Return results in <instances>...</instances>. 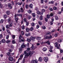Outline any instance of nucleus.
<instances>
[{"label":"nucleus","mask_w":63,"mask_h":63,"mask_svg":"<svg viewBox=\"0 0 63 63\" xmlns=\"http://www.w3.org/2000/svg\"><path fill=\"white\" fill-rule=\"evenodd\" d=\"M24 53L25 55L24 58H27L29 55H30V56H31V55H32V54H33V52L29 51L28 53H27L26 52V51H25Z\"/></svg>","instance_id":"f257e3e1"},{"label":"nucleus","mask_w":63,"mask_h":63,"mask_svg":"<svg viewBox=\"0 0 63 63\" xmlns=\"http://www.w3.org/2000/svg\"><path fill=\"white\" fill-rule=\"evenodd\" d=\"M45 39H48L49 40L51 39L52 38V37L51 35H50L49 36L45 35Z\"/></svg>","instance_id":"f03ea898"},{"label":"nucleus","mask_w":63,"mask_h":63,"mask_svg":"<svg viewBox=\"0 0 63 63\" xmlns=\"http://www.w3.org/2000/svg\"><path fill=\"white\" fill-rule=\"evenodd\" d=\"M15 18L16 20V22L17 23L18 22L17 21L18 20V18H17L16 14L15 15Z\"/></svg>","instance_id":"7ed1b4c3"},{"label":"nucleus","mask_w":63,"mask_h":63,"mask_svg":"<svg viewBox=\"0 0 63 63\" xmlns=\"http://www.w3.org/2000/svg\"><path fill=\"white\" fill-rule=\"evenodd\" d=\"M8 7L9 9H12L13 8V5L11 4L10 3H9L8 4Z\"/></svg>","instance_id":"20e7f679"},{"label":"nucleus","mask_w":63,"mask_h":63,"mask_svg":"<svg viewBox=\"0 0 63 63\" xmlns=\"http://www.w3.org/2000/svg\"><path fill=\"white\" fill-rule=\"evenodd\" d=\"M30 39L32 40V42H34L35 41V39H36V37H33V36H31L30 37Z\"/></svg>","instance_id":"39448f33"},{"label":"nucleus","mask_w":63,"mask_h":63,"mask_svg":"<svg viewBox=\"0 0 63 63\" xmlns=\"http://www.w3.org/2000/svg\"><path fill=\"white\" fill-rule=\"evenodd\" d=\"M55 47H56L57 48H58V49H59V47L58 45V44L56 42L55 43Z\"/></svg>","instance_id":"423d86ee"},{"label":"nucleus","mask_w":63,"mask_h":63,"mask_svg":"<svg viewBox=\"0 0 63 63\" xmlns=\"http://www.w3.org/2000/svg\"><path fill=\"white\" fill-rule=\"evenodd\" d=\"M9 60L10 61H13L14 58L11 56H10L9 58Z\"/></svg>","instance_id":"0eeeda50"},{"label":"nucleus","mask_w":63,"mask_h":63,"mask_svg":"<svg viewBox=\"0 0 63 63\" xmlns=\"http://www.w3.org/2000/svg\"><path fill=\"white\" fill-rule=\"evenodd\" d=\"M44 60L46 62H47L48 60V58L47 57H45L44 58Z\"/></svg>","instance_id":"6e6552de"},{"label":"nucleus","mask_w":63,"mask_h":63,"mask_svg":"<svg viewBox=\"0 0 63 63\" xmlns=\"http://www.w3.org/2000/svg\"><path fill=\"white\" fill-rule=\"evenodd\" d=\"M6 14L8 15H9L11 14V12L9 11H7L6 12Z\"/></svg>","instance_id":"1a4fd4ad"},{"label":"nucleus","mask_w":63,"mask_h":63,"mask_svg":"<svg viewBox=\"0 0 63 63\" xmlns=\"http://www.w3.org/2000/svg\"><path fill=\"white\" fill-rule=\"evenodd\" d=\"M43 60V59L41 57H39L38 59V61H40V62H41Z\"/></svg>","instance_id":"9d476101"},{"label":"nucleus","mask_w":63,"mask_h":63,"mask_svg":"<svg viewBox=\"0 0 63 63\" xmlns=\"http://www.w3.org/2000/svg\"><path fill=\"white\" fill-rule=\"evenodd\" d=\"M51 21L52 22H50V24L51 25H52V24H53L52 22L54 21V19H53V18H52L51 19Z\"/></svg>","instance_id":"9b49d317"},{"label":"nucleus","mask_w":63,"mask_h":63,"mask_svg":"<svg viewBox=\"0 0 63 63\" xmlns=\"http://www.w3.org/2000/svg\"><path fill=\"white\" fill-rule=\"evenodd\" d=\"M42 50L43 51H47V48H46V47H44V48H43Z\"/></svg>","instance_id":"f8f14e48"},{"label":"nucleus","mask_w":63,"mask_h":63,"mask_svg":"<svg viewBox=\"0 0 63 63\" xmlns=\"http://www.w3.org/2000/svg\"><path fill=\"white\" fill-rule=\"evenodd\" d=\"M30 33H29L28 34L27 33H26L25 34V35L26 36H27V37H28V36H30Z\"/></svg>","instance_id":"ddd939ff"},{"label":"nucleus","mask_w":63,"mask_h":63,"mask_svg":"<svg viewBox=\"0 0 63 63\" xmlns=\"http://www.w3.org/2000/svg\"><path fill=\"white\" fill-rule=\"evenodd\" d=\"M7 32L8 33V34H9L10 35H11V32H10V31L9 30L7 29L6 30Z\"/></svg>","instance_id":"4468645a"},{"label":"nucleus","mask_w":63,"mask_h":63,"mask_svg":"<svg viewBox=\"0 0 63 63\" xmlns=\"http://www.w3.org/2000/svg\"><path fill=\"white\" fill-rule=\"evenodd\" d=\"M1 41L2 43H5L6 42V40L4 39H2L1 40Z\"/></svg>","instance_id":"2eb2a0df"},{"label":"nucleus","mask_w":63,"mask_h":63,"mask_svg":"<svg viewBox=\"0 0 63 63\" xmlns=\"http://www.w3.org/2000/svg\"><path fill=\"white\" fill-rule=\"evenodd\" d=\"M40 43L41 44V45H44L46 43V42H43V41H42V42H41V41H40Z\"/></svg>","instance_id":"dca6fc26"},{"label":"nucleus","mask_w":63,"mask_h":63,"mask_svg":"<svg viewBox=\"0 0 63 63\" xmlns=\"http://www.w3.org/2000/svg\"><path fill=\"white\" fill-rule=\"evenodd\" d=\"M29 7L30 8H31V9H32V8H33V7H33V5H32V4H30L29 5Z\"/></svg>","instance_id":"f3484780"},{"label":"nucleus","mask_w":63,"mask_h":63,"mask_svg":"<svg viewBox=\"0 0 63 63\" xmlns=\"http://www.w3.org/2000/svg\"><path fill=\"white\" fill-rule=\"evenodd\" d=\"M6 28H7V29H9V27H10V25H7L6 26Z\"/></svg>","instance_id":"a211bd4d"},{"label":"nucleus","mask_w":63,"mask_h":63,"mask_svg":"<svg viewBox=\"0 0 63 63\" xmlns=\"http://www.w3.org/2000/svg\"><path fill=\"white\" fill-rule=\"evenodd\" d=\"M27 41L28 42H30L31 41V40L29 38H27Z\"/></svg>","instance_id":"6ab92c4d"},{"label":"nucleus","mask_w":63,"mask_h":63,"mask_svg":"<svg viewBox=\"0 0 63 63\" xmlns=\"http://www.w3.org/2000/svg\"><path fill=\"white\" fill-rule=\"evenodd\" d=\"M7 20L9 23H10V22H11V18H9Z\"/></svg>","instance_id":"aec40b11"},{"label":"nucleus","mask_w":63,"mask_h":63,"mask_svg":"<svg viewBox=\"0 0 63 63\" xmlns=\"http://www.w3.org/2000/svg\"><path fill=\"white\" fill-rule=\"evenodd\" d=\"M31 12H32V11L31 10H30L28 11V12L30 14H31Z\"/></svg>","instance_id":"412c9836"},{"label":"nucleus","mask_w":63,"mask_h":63,"mask_svg":"<svg viewBox=\"0 0 63 63\" xmlns=\"http://www.w3.org/2000/svg\"><path fill=\"white\" fill-rule=\"evenodd\" d=\"M17 16H20L21 17H22V14H17Z\"/></svg>","instance_id":"4be33fe9"},{"label":"nucleus","mask_w":63,"mask_h":63,"mask_svg":"<svg viewBox=\"0 0 63 63\" xmlns=\"http://www.w3.org/2000/svg\"><path fill=\"white\" fill-rule=\"evenodd\" d=\"M58 43H61L62 42V40L61 39H59L58 41Z\"/></svg>","instance_id":"5701e85b"},{"label":"nucleus","mask_w":63,"mask_h":63,"mask_svg":"<svg viewBox=\"0 0 63 63\" xmlns=\"http://www.w3.org/2000/svg\"><path fill=\"white\" fill-rule=\"evenodd\" d=\"M21 47L22 48H24L25 47V45H22L21 46Z\"/></svg>","instance_id":"b1692460"},{"label":"nucleus","mask_w":63,"mask_h":63,"mask_svg":"<svg viewBox=\"0 0 63 63\" xmlns=\"http://www.w3.org/2000/svg\"><path fill=\"white\" fill-rule=\"evenodd\" d=\"M29 30H30V29H29V28H27L26 29V31L28 32L29 31Z\"/></svg>","instance_id":"393cba45"},{"label":"nucleus","mask_w":63,"mask_h":63,"mask_svg":"<svg viewBox=\"0 0 63 63\" xmlns=\"http://www.w3.org/2000/svg\"><path fill=\"white\" fill-rule=\"evenodd\" d=\"M42 28L43 29H46V27L44 26H42Z\"/></svg>","instance_id":"a878e982"},{"label":"nucleus","mask_w":63,"mask_h":63,"mask_svg":"<svg viewBox=\"0 0 63 63\" xmlns=\"http://www.w3.org/2000/svg\"><path fill=\"white\" fill-rule=\"evenodd\" d=\"M46 43H47L48 45H50V42H49V41H47Z\"/></svg>","instance_id":"bb28decb"},{"label":"nucleus","mask_w":63,"mask_h":63,"mask_svg":"<svg viewBox=\"0 0 63 63\" xmlns=\"http://www.w3.org/2000/svg\"><path fill=\"white\" fill-rule=\"evenodd\" d=\"M3 22H4V20L2 19H1L0 22V23H3Z\"/></svg>","instance_id":"cd10ccee"},{"label":"nucleus","mask_w":63,"mask_h":63,"mask_svg":"<svg viewBox=\"0 0 63 63\" xmlns=\"http://www.w3.org/2000/svg\"><path fill=\"white\" fill-rule=\"evenodd\" d=\"M10 42H11L10 40H7L6 41V43L7 44H9Z\"/></svg>","instance_id":"c85d7f7f"},{"label":"nucleus","mask_w":63,"mask_h":63,"mask_svg":"<svg viewBox=\"0 0 63 63\" xmlns=\"http://www.w3.org/2000/svg\"><path fill=\"white\" fill-rule=\"evenodd\" d=\"M38 22L39 25H41L42 24V23L40 21H39Z\"/></svg>","instance_id":"c756f323"},{"label":"nucleus","mask_w":63,"mask_h":63,"mask_svg":"<svg viewBox=\"0 0 63 63\" xmlns=\"http://www.w3.org/2000/svg\"><path fill=\"white\" fill-rule=\"evenodd\" d=\"M3 17L5 18H6L7 17V15H4Z\"/></svg>","instance_id":"7c9ffc66"},{"label":"nucleus","mask_w":63,"mask_h":63,"mask_svg":"<svg viewBox=\"0 0 63 63\" xmlns=\"http://www.w3.org/2000/svg\"><path fill=\"white\" fill-rule=\"evenodd\" d=\"M53 9L54 10H57V8L56 7H53Z\"/></svg>","instance_id":"2f4dec72"},{"label":"nucleus","mask_w":63,"mask_h":63,"mask_svg":"<svg viewBox=\"0 0 63 63\" xmlns=\"http://www.w3.org/2000/svg\"><path fill=\"white\" fill-rule=\"evenodd\" d=\"M49 9L50 11H53V9L51 8L50 7Z\"/></svg>","instance_id":"473e14b6"},{"label":"nucleus","mask_w":63,"mask_h":63,"mask_svg":"<svg viewBox=\"0 0 63 63\" xmlns=\"http://www.w3.org/2000/svg\"><path fill=\"white\" fill-rule=\"evenodd\" d=\"M50 15H47V18H49L50 17Z\"/></svg>","instance_id":"72a5a7b5"},{"label":"nucleus","mask_w":63,"mask_h":63,"mask_svg":"<svg viewBox=\"0 0 63 63\" xmlns=\"http://www.w3.org/2000/svg\"><path fill=\"white\" fill-rule=\"evenodd\" d=\"M49 15L50 16H53V14L52 13H51V14H50Z\"/></svg>","instance_id":"f704fd0d"},{"label":"nucleus","mask_w":63,"mask_h":63,"mask_svg":"<svg viewBox=\"0 0 63 63\" xmlns=\"http://www.w3.org/2000/svg\"><path fill=\"white\" fill-rule=\"evenodd\" d=\"M37 40H40L41 39V38L40 37H38L36 38Z\"/></svg>","instance_id":"c9c22d12"},{"label":"nucleus","mask_w":63,"mask_h":63,"mask_svg":"<svg viewBox=\"0 0 63 63\" xmlns=\"http://www.w3.org/2000/svg\"><path fill=\"white\" fill-rule=\"evenodd\" d=\"M20 10H21V13H23V8H20Z\"/></svg>","instance_id":"e433bc0d"},{"label":"nucleus","mask_w":63,"mask_h":63,"mask_svg":"<svg viewBox=\"0 0 63 63\" xmlns=\"http://www.w3.org/2000/svg\"><path fill=\"white\" fill-rule=\"evenodd\" d=\"M32 15L34 17H35V13H32Z\"/></svg>","instance_id":"4c0bfd02"},{"label":"nucleus","mask_w":63,"mask_h":63,"mask_svg":"<svg viewBox=\"0 0 63 63\" xmlns=\"http://www.w3.org/2000/svg\"><path fill=\"white\" fill-rule=\"evenodd\" d=\"M34 63H38V60H34Z\"/></svg>","instance_id":"58836bf2"},{"label":"nucleus","mask_w":63,"mask_h":63,"mask_svg":"<svg viewBox=\"0 0 63 63\" xmlns=\"http://www.w3.org/2000/svg\"><path fill=\"white\" fill-rule=\"evenodd\" d=\"M36 13L38 15H40V12L39 11H37Z\"/></svg>","instance_id":"ea45409f"},{"label":"nucleus","mask_w":63,"mask_h":63,"mask_svg":"<svg viewBox=\"0 0 63 63\" xmlns=\"http://www.w3.org/2000/svg\"><path fill=\"white\" fill-rule=\"evenodd\" d=\"M33 30V27H32L30 29V31H32Z\"/></svg>","instance_id":"a19ab883"},{"label":"nucleus","mask_w":63,"mask_h":63,"mask_svg":"<svg viewBox=\"0 0 63 63\" xmlns=\"http://www.w3.org/2000/svg\"><path fill=\"white\" fill-rule=\"evenodd\" d=\"M40 20H42V19H43V16H41L40 17Z\"/></svg>","instance_id":"79ce46f5"},{"label":"nucleus","mask_w":63,"mask_h":63,"mask_svg":"<svg viewBox=\"0 0 63 63\" xmlns=\"http://www.w3.org/2000/svg\"><path fill=\"white\" fill-rule=\"evenodd\" d=\"M26 9H27L28 8V5L26 4Z\"/></svg>","instance_id":"37998d69"},{"label":"nucleus","mask_w":63,"mask_h":63,"mask_svg":"<svg viewBox=\"0 0 63 63\" xmlns=\"http://www.w3.org/2000/svg\"><path fill=\"white\" fill-rule=\"evenodd\" d=\"M34 60H32L31 61V63H34Z\"/></svg>","instance_id":"c03bdc74"},{"label":"nucleus","mask_w":63,"mask_h":63,"mask_svg":"<svg viewBox=\"0 0 63 63\" xmlns=\"http://www.w3.org/2000/svg\"><path fill=\"white\" fill-rule=\"evenodd\" d=\"M10 54H11V53L10 52H9L7 53V54L8 56H10Z\"/></svg>","instance_id":"a18cd8bd"},{"label":"nucleus","mask_w":63,"mask_h":63,"mask_svg":"<svg viewBox=\"0 0 63 63\" xmlns=\"http://www.w3.org/2000/svg\"><path fill=\"white\" fill-rule=\"evenodd\" d=\"M15 37H16V36H15V35H13L12 36V38L13 39H15Z\"/></svg>","instance_id":"49530a36"},{"label":"nucleus","mask_w":63,"mask_h":63,"mask_svg":"<svg viewBox=\"0 0 63 63\" xmlns=\"http://www.w3.org/2000/svg\"><path fill=\"white\" fill-rule=\"evenodd\" d=\"M3 37V35L2 34H1L0 35V39L2 38Z\"/></svg>","instance_id":"de8ad7c7"},{"label":"nucleus","mask_w":63,"mask_h":63,"mask_svg":"<svg viewBox=\"0 0 63 63\" xmlns=\"http://www.w3.org/2000/svg\"><path fill=\"white\" fill-rule=\"evenodd\" d=\"M13 25V24H12V23H10L9 26L10 27H11V26H12Z\"/></svg>","instance_id":"09e8293b"},{"label":"nucleus","mask_w":63,"mask_h":63,"mask_svg":"<svg viewBox=\"0 0 63 63\" xmlns=\"http://www.w3.org/2000/svg\"><path fill=\"white\" fill-rule=\"evenodd\" d=\"M42 11L43 13H44V12H46L45 10V9H42Z\"/></svg>","instance_id":"8fccbe9b"},{"label":"nucleus","mask_w":63,"mask_h":63,"mask_svg":"<svg viewBox=\"0 0 63 63\" xmlns=\"http://www.w3.org/2000/svg\"><path fill=\"white\" fill-rule=\"evenodd\" d=\"M9 38V35H7L6 36V39H8Z\"/></svg>","instance_id":"3c124183"},{"label":"nucleus","mask_w":63,"mask_h":63,"mask_svg":"<svg viewBox=\"0 0 63 63\" xmlns=\"http://www.w3.org/2000/svg\"><path fill=\"white\" fill-rule=\"evenodd\" d=\"M11 48H12L13 49H14V46L13 45H12L11 46Z\"/></svg>","instance_id":"603ef678"},{"label":"nucleus","mask_w":63,"mask_h":63,"mask_svg":"<svg viewBox=\"0 0 63 63\" xmlns=\"http://www.w3.org/2000/svg\"><path fill=\"white\" fill-rule=\"evenodd\" d=\"M0 8H2L3 7V6L1 5V2H0Z\"/></svg>","instance_id":"864d4df0"},{"label":"nucleus","mask_w":63,"mask_h":63,"mask_svg":"<svg viewBox=\"0 0 63 63\" xmlns=\"http://www.w3.org/2000/svg\"><path fill=\"white\" fill-rule=\"evenodd\" d=\"M31 24L32 25V26H34L35 25V24L34 23H32Z\"/></svg>","instance_id":"5fc2aeb1"},{"label":"nucleus","mask_w":63,"mask_h":63,"mask_svg":"<svg viewBox=\"0 0 63 63\" xmlns=\"http://www.w3.org/2000/svg\"><path fill=\"white\" fill-rule=\"evenodd\" d=\"M45 20L46 22H47V17L46 18H45Z\"/></svg>","instance_id":"6e6d98bb"},{"label":"nucleus","mask_w":63,"mask_h":63,"mask_svg":"<svg viewBox=\"0 0 63 63\" xmlns=\"http://www.w3.org/2000/svg\"><path fill=\"white\" fill-rule=\"evenodd\" d=\"M12 43L13 44H15V43H16V41L14 40H13Z\"/></svg>","instance_id":"4d7b16f0"},{"label":"nucleus","mask_w":63,"mask_h":63,"mask_svg":"<svg viewBox=\"0 0 63 63\" xmlns=\"http://www.w3.org/2000/svg\"><path fill=\"white\" fill-rule=\"evenodd\" d=\"M16 4H18L19 5H21V3H20L19 2L17 3Z\"/></svg>","instance_id":"13d9d810"},{"label":"nucleus","mask_w":63,"mask_h":63,"mask_svg":"<svg viewBox=\"0 0 63 63\" xmlns=\"http://www.w3.org/2000/svg\"><path fill=\"white\" fill-rule=\"evenodd\" d=\"M35 10L36 11H38L39 10V9L37 7H36L35 9Z\"/></svg>","instance_id":"bf43d9fd"},{"label":"nucleus","mask_w":63,"mask_h":63,"mask_svg":"<svg viewBox=\"0 0 63 63\" xmlns=\"http://www.w3.org/2000/svg\"><path fill=\"white\" fill-rule=\"evenodd\" d=\"M26 25L27 26H28V25H29V23L28 22H26Z\"/></svg>","instance_id":"052dcab7"},{"label":"nucleus","mask_w":63,"mask_h":63,"mask_svg":"<svg viewBox=\"0 0 63 63\" xmlns=\"http://www.w3.org/2000/svg\"><path fill=\"white\" fill-rule=\"evenodd\" d=\"M25 59H23V63H24V62H25Z\"/></svg>","instance_id":"680f3d73"},{"label":"nucleus","mask_w":63,"mask_h":63,"mask_svg":"<svg viewBox=\"0 0 63 63\" xmlns=\"http://www.w3.org/2000/svg\"><path fill=\"white\" fill-rule=\"evenodd\" d=\"M32 46L31 47V48H32V49H33L34 48V46H34V45L33 44H32Z\"/></svg>","instance_id":"e2e57ef3"},{"label":"nucleus","mask_w":63,"mask_h":63,"mask_svg":"<svg viewBox=\"0 0 63 63\" xmlns=\"http://www.w3.org/2000/svg\"><path fill=\"white\" fill-rule=\"evenodd\" d=\"M55 17L56 20H58V17L57 16H56Z\"/></svg>","instance_id":"0e129e2a"},{"label":"nucleus","mask_w":63,"mask_h":63,"mask_svg":"<svg viewBox=\"0 0 63 63\" xmlns=\"http://www.w3.org/2000/svg\"><path fill=\"white\" fill-rule=\"evenodd\" d=\"M21 34L22 35H24V32H23V31H21Z\"/></svg>","instance_id":"69168bd1"},{"label":"nucleus","mask_w":63,"mask_h":63,"mask_svg":"<svg viewBox=\"0 0 63 63\" xmlns=\"http://www.w3.org/2000/svg\"><path fill=\"white\" fill-rule=\"evenodd\" d=\"M24 22H27V20H26V18H24Z\"/></svg>","instance_id":"338daca9"},{"label":"nucleus","mask_w":63,"mask_h":63,"mask_svg":"<svg viewBox=\"0 0 63 63\" xmlns=\"http://www.w3.org/2000/svg\"><path fill=\"white\" fill-rule=\"evenodd\" d=\"M2 30L3 31H5V28L4 27H3L2 28Z\"/></svg>","instance_id":"774afa93"}]
</instances>
